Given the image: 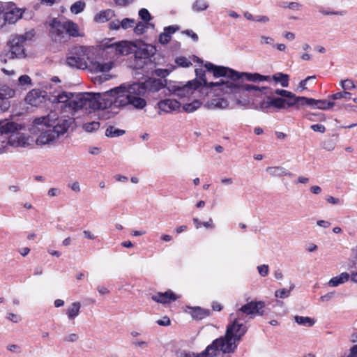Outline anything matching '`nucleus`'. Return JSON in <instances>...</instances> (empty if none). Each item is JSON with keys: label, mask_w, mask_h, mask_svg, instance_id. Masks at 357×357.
<instances>
[{"label": "nucleus", "mask_w": 357, "mask_h": 357, "mask_svg": "<svg viewBox=\"0 0 357 357\" xmlns=\"http://www.w3.org/2000/svg\"><path fill=\"white\" fill-rule=\"evenodd\" d=\"M273 79L276 82H280L282 87H287L289 85V76L287 74L276 73L273 76Z\"/></svg>", "instance_id": "nucleus-32"}, {"label": "nucleus", "mask_w": 357, "mask_h": 357, "mask_svg": "<svg viewBox=\"0 0 357 357\" xmlns=\"http://www.w3.org/2000/svg\"><path fill=\"white\" fill-rule=\"evenodd\" d=\"M3 11L4 21L10 24H13L20 20L24 12L23 9L17 8L12 2L6 3L3 7Z\"/></svg>", "instance_id": "nucleus-12"}, {"label": "nucleus", "mask_w": 357, "mask_h": 357, "mask_svg": "<svg viewBox=\"0 0 357 357\" xmlns=\"http://www.w3.org/2000/svg\"><path fill=\"white\" fill-rule=\"evenodd\" d=\"M64 26L66 34L71 37L83 36L81 33L78 25L70 20L64 21Z\"/></svg>", "instance_id": "nucleus-22"}, {"label": "nucleus", "mask_w": 357, "mask_h": 357, "mask_svg": "<svg viewBox=\"0 0 357 357\" xmlns=\"http://www.w3.org/2000/svg\"><path fill=\"white\" fill-rule=\"evenodd\" d=\"M321 13L325 15H340L343 16L346 14V11L340 10V11H321Z\"/></svg>", "instance_id": "nucleus-55"}, {"label": "nucleus", "mask_w": 357, "mask_h": 357, "mask_svg": "<svg viewBox=\"0 0 357 357\" xmlns=\"http://www.w3.org/2000/svg\"><path fill=\"white\" fill-rule=\"evenodd\" d=\"M340 85L344 90H351L356 88L354 82L349 79L342 80L340 82Z\"/></svg>", "instance_id": "nucleus-43"}, {"label": "nucleus", "mask_w": 357, "mask_h": 357, "mask_svg": "<svg viewBox=\"0 0 357 357\" xmlns=\"http://www.w3.org/2000/svg\"><path fill=\"white\" fill-rule=\"evenodd\" d=\"M176 63L181 67H188L192 63L191 62L184 56H180L176 59Z\"/></svg>", "instance_id": "nucleus-48"}, {"label": "nucleus", "mask_w": 357, "mask_h": 357, "mask_svg": "<svg viewBox=\"0 0 357 357\" xmlns=\"http://www.w3.org/2000/svg\"><path fill=\"white\" fill-rule=\"evenodd\" d=\"M255 21L260 23H268L270 19L266 15H257L255 18Z\"/></svg>", "instance_id": "nucleus-56"}, {"label": "nucleus", "mask_w": 357, "mask_h": 357, "mask_svg": "<svg viewBox=\"0 0 357 357\" xmlns=\"http://www.w3.org/2000/svg\"><path fill=\"white\" fill-rule=\"evenodd\" d=\"M21 129V126L13 122L10 121L8 119H4L0 121V132L8 135L15 133L17 130Z\"/></svg>", "instance_id": "nucleus-18"}, {"label": "nucleus", "mask_w": 357, "mask_h": 357, "mask_svg": "<svg viewBox=\"0 0 357 357\" xmlns=\"http://www.w3.org/2000/svg\"><path fill=\"white\" fill-rule=\"evenodd\" d=\"M347 357H357V344L354 345L349 350Z\"/></svg>", "instance_id": "nucleus-64"}, {"label": "nucleus", "mask_w": 357, "mask_h": 357, "mask_svg": "<svg viewBox=\"0 0 357 357\" xmlns=\"http://www.w3.org/2000/svg\"><path fill=\"white\" fill-rule=\"evenodd\" d=\"M135 24V20L130 18H124L121 21V27L123 29L132 27Z\"/></svg>", "instance_id": "nucleus-41"}, {"label": "nucleus", "mask_w": 357, "mask_h": 357, "mask_svg": "<svg viewBox=\"0 0 357 357\" xmlns=\"http://www.w3.org/2000/svg\"><path fill=\"white\" fill-rule=\"evenodd\" d=\"M170 319L167 317H164L162 319H159L157 321V324L160 326H169L170 325Z\"/></svg>", "instance_id": "nucleus-62"}, {"label": "nucleus", "mask_w": 357, "mask_h": 357, "mask_svg": "<svg viewBox=\"0 0 357 357\" xmlns=\"http://www.w3.org/2000/svg\"><path fill=\"white\" fill-rule=\"evenodd\" d=\"M266 172L273 177L292 176L293 174L281 166L269 167Z\"/></svg>", "instance_id": "nucleus-24"}, {"label": "nucleus", "mask_w": 357, "mask_h": 357, "mask_svg": "<svg viewBox=\"0 0 357 357\" xmlns=\"http://www.w3.org/2000/svg\"><path fill=\"white\" fill-rule=\"evenodd\" d=\"M316 78L315 76H309L306 77L305 79H303L299 83V87H301L303 90L306 89V84L307 81L310 79H314Z\"/></svg>", "instance_id": "nucleus-61"}, {"label": "nucleus", "mask_w": 357, "mask_h": 357, "mask_svg": "<svg viewBox=\"0 0 357 357\" xmlns=\"http://www.w3.org/2000/svg\"><path fill=\"white\" fill-rule=\"evenodd\" d=\"M73 123L71 118H61L50 121L49 116H43L34 120L29 130L36 135V143L38 145L50 144L60 135L66 132Z\"/></svg>", "instance_id": "nucleus-2"}, {"label": "nucleus", "mask_w": 357, "mask_h": 357, "mask_svg": "<svg viewBox=\"0 0 357 357\" xmlns=\"http://www.w3.org/2000/svg\"><path fill=\"white\" fill-rule=\"evenodd\" d=\"M202 355L203 357H231V353L222 351L221 347L218 344L213 346V342L206 347Z\"/></svg>", "instance_id": "nucleus-15"}, {"label": "nucleus", "mask_w": 357, "mask_h": 357, "mask_svg": "<svg viewBox=\"0 0 357 357\" xmlns=\"http://www.w3.org/2000/svg\"><path fill=\"white\" fill-rule=\"evenodd\" d=\"M206 106L208 109H226L229 106V102L227 100L222 98H217L212 99L209 102H207Z\"/></svg>", "instance_id": "nucleus-25"}, {"label": "nucleus", "mask_w": 357, "mask_h": 357, "mask_svg": "<svg viewBox=\"0 0 357 357\" xmlns=\"http://www.w3.org/2000/svg\"><path fill=\"white\" fill-rule=\"evenodd\" d=\"M305 102L306 97L296 96V95L291 92V96H289L285 98L268 96L267 101L261 104V107L267 109L273 107L278 110L292 107H296V109H299L300 107L305 105Z\"/></svg>", "instance_id": "nucleus-8"}, {"label": "nucleus", "mask_w": 357, "mask_h": 357, "mask_svg": "<svg viewBox=\"0 0 357 357\" xmlns=\"http://www.w3.org/2000/svg\"><path fill=\"white\" fill-rule=\"evenodd\" d=\"M109 27L111 30L118 31L121 27V21L118 20L111 21Z\"/></svg>", "instance_id": "nucleus-53"}, {"label": "nucleus", "mask_w": 357, "mask_h": 357, "mask_svg": "<svg viewBox=\"0 0 357 357\" xmlns=\"http://www.w3.org/2000/svg\"><path fill=\"white\" fill-rule=\"evenodd\" d=\"M137 91H139V86L133 83L123 84L102 93L104 110H107L112 106L121 107L128 105H131L137 109L144 108L146 102L138 96Z\"/></svg>", "instance_id": "nucleus-3"}, {"label": "nucleus", "mask_w": 357, "mask_h": 357, "mask_svg": "<svg viewBox=\"0 0 357 357\" xmlns=\"http://www.w3.org/2000/svg\"><path fill=\"white\" fill-rule=\"evenodd\" d=\"M264 307L265 304L263 301H250L238 307L233 313L238 317L239 319H243L244 322H247L249 319H253L256 316H262Z\"/></svg>", "instance_id": "nucleus-10"}, {"label": "nucleus", "mask_w": 357, "mask_h": 357, "mask_svg": "<svg viewBox=\"0 0 357 357\" xmlns=\"http://www.w3.org/2000/svg\"><path fill=\"white\" fill-rule=\"evenodd\" d=\"M294 284H291L289 289H282L275 291V296L276 298H288L290 295L291 291L294 289Z\"/></svg>", "instance_id": "nucleus-36"}, {"label": "nucleus", "mask_w": 357, "mask_h": 357, "mask_svg": "<svg viewBox=\"0 0 357 357\" xmlns=\"http://www.w3.org/2000/svg\"><path fill=\"white\" fill-rule=\"evenodd\" d=\"M177 296L172 291H166L165 293H158L152 296L153 301L160 303H168L177 299Z\"/></svg>", "instance_id": "nucleus-21"}, {"label": "nucleus", "mask_w": 357, "mask_h": 357, "mask_svg": "<svg viewBox=\"0 0 357 357\" xmlns=\"http://www.w3.org/2000/svg\"><path fill=\"white\" fill-rule=\"evenodd\" d=\"M146 28H147V26L144 23L139 22L138 23L136 24V25L134 28V32L137 35H141V34H143L146 31Z\"/></svg>", "instance_id": "nucleus-45"}, {"label": "nucleus", "mask_w": 357, "mask_h": 357, "mask_svg": "<svg viewBox=\"0 0 357 357\" xmlns=\"http://www.w3.org/2000/svg\"><path fill=\"white\" fill-rule=\"evenodd\" d=\"M197 87V84L192 82H189L187 85L184 86L183 88H178L176 90V95L178 96H185V93L188 94L190 91L192 89H196Z\"/></svg>", "instance_id": "nucleus-33"}, {"label": "nucleus", "mask_w": 357, "mask_h": 357, "mask_svg": "<svg viewBox=\"0 0 357 357\" xmlns=\"http://www.w3.org/2000/svg\"><path fill=\"white\" fill-rule=\"evenodd\" d=\"M139 16L145 23L149 22L151 20V16L149 10L146 8H142L139 10Z\"/></svg>", "instance_id": "nucleus-42"}, {"label": "nucleus", "mask_w": 357, "mask_h": 357, "mask_svg": "<svg viewBox=\"0 0 357 357\" xmlns=\"http://www.w3.org/2000/svg\"><path fill=\"white\" fill-rule=\"evenodd\" d=\"M33 142L31 137L18 130L15 133L10 135V146L15 147H26Z\"/></svg>", "instance_id": "nucleus-14"}, {"label": "nucleus", "mask_w": 357, "mask_h": 357, "mask_svg": "<svg viewBox=\"0 0 357 357\" xmlns=\"http://www.w3.org/2000/svg\"><path fill=\"white\" fill-rule=\"evenodd\" d=\"M94 51L89 47H77L66 59V63L73 68L88 69L93 73H105L112 69L111 63H100L94 60Z\"/></svg>", "instance_id": "nucleus-4"}, {"label": "nucleus", "mask_w": 357, "mask_h": 357, "mask_svg": "<svg viewBox=\"0 0 357 357\" xmlns=\"http://www.w3.org/2000/svg\"><path fill=\"white\" fill-rule=\"evenodd\" d=\"M294 320L298 324L305 327H311L315 324V320L309 317L296 315Z\"/></svg>", "instance_id": "nucleus-30"}, {"label": "nucleus", "mask_w": 357, "mask_h": 357, "mask_svg": "<svg viewBox=\"0 0 357 357\" xmlns=\"http://www.w3.org/2000/svg\"><path fill=\"white\" fill-rule=\"evenodd\" d=\"M124 130L115 128L113 126H109L105 131V135L108 137H119L124 134Z\"/></svg>", "instance_id": "nucleus-37"}, {"label": "nucleus", "mask_w": 357, "mask_h": 357, "mask_svg": "<svg viewBox=\"0 0 357 357\" xmlns=\"http://www.w3.org/2000/svg\"><path fill=\"white\" fill-rule=\"evenodd\" d=\"M287 8L293 10H300L302 8V5L298 2H290Z\"/></svg>", "instance_id": "nucleus-57"}, {"label": "nucleus", "mask_w": 357, "mask_h": 357, "mask_svg": "<svg viewBox=\"0 0 357 357\" xmlns=\"http://www.w3.org/2000/svg\"><path fill=\"white\" fill-rule=\"evenodd\" d=\"M329 98L332 100H338L342 98L345 100H350L351 98V94L349 92L342 91L332 94L329 96Z\"/></svg>", "instance_id": "nucleus-40"}, {"label": "nucleus", "mask_w": 357, "mask_h": 357, "mask_svg": "<svg viewBox=\"0 0 357 357\" xmlns=\"http://www.w3.org/2000/svg\"><path fill=\"white\" fill-rule=\"evenodd\" d=\"M259 43L261 45H269L272 47H275L274 38L271 36H261L259 38Z\"/></svg>", "instance_id": "nucleus-46"}, {"label": "nucleus", "mask_w": 357, "mask_h": 357, "mask_svg": "<svg viewBox=\"0 0 357 357\" xmlns=\"http://www.w3.org/2000/svg\"><path fill=\"white\" fill-rule=\"evenodd\" d=\"M85 7V2L82 1H77L70 6V10L73 14L77 15L82 13L84 10Z\"/></svg>", "instance_id": "nucleus-35"}, {"label": "nucleus", "mask_w": 357, "mask_h": 357, "mask_svg": "<svg viewBox=\"0 0 357 357\" xmlns=\"http://www.w3.org/2000/svg\"><path fill=\"white\" fill-rule=\"evenodd\" d=\"M172 38V36L169 35L167 32H162L160 34L158 40L160 43L162 45L167 44Z\"/></svg>", "instance_id": "nucleus-47"}, {"label": "nucleus", "mask_w": 357, "mask_h": 357, "mask_svg": "<svg viewBox=\"0 0 357 357\" xmlns=\"http://www.w3.org/2000/svg\"><path fill=\"white\" fill-rule=\"evenodd\" d=\"M7 349L13 353H20L21 352V348L17 344H10L7 346Z\"/></svg>", "instance_id": "nucleus-59"}, {"label": "nucleus", "mask_w": 357, "mask_h": 357, "mask_svg": "<svg viewBox=\"0 0 357 357\" xmlns=\"http://www.w3.org/2000/svg\"><path fill=\"white\" fill-rule=\"evenodd\" d=\"M81 304L79 302L71 303L66 309V315L70 320L75 319L80 312Z\"/></svg>", "instance_id": "nucleus-27"}, {"label": "nucleus", "mask_w": 357, "mask_h": 357, "mask_svg": "<svg viewBox=\"0 0 357 357\" xmlns=\"http://www.w3.org/2000/svg\"><path fill=\"white\" fill-rule=\"evenodd\" d=\"M275 94L280 96V98H285L289 96H291V92L284 89H276L274 92Z\"/></svg>", "instance_id": "nucleus-52"}, {"label": "nucleus", "mask_w": 357, "mask_h": 357, "mask_svg": "<svg viewBox=\"0 0 357 357\" xmlns=\"http://www.w3.org/2000/svg\"><path fill=\"white\" fill-rule=\"evenodd\" d=\"M100 128V123L98 121H91L86 123L83 125V129L88 132H91L98 130Z\"/></svg>", "instance_id": "nucleus-39"}, {"label": "nucleus", "mask_w": 357, "mask_h": 357, "mask_svg": "<svg viewBox=\"0 0 357 357\" xmlns=\"http://www.w3.org/2000/svg\"><path fill=\"white\" fill-rule=\"evenodd\" d=\"M156 52L155 46L151 44H142L136 51L135 56L139 59H148Z\"/></svg>", "instance_id": "nucleus-16"}, {"label": "nucleus", "mask_w": 357, "mask_h": 357, "mask_svg": "<svg viewBox=\"0 0 357 357\" xmlns=\"http://www.w3.org/2000/svg\"><path fill=\"white\" fill-rule=\"evenodd\" d=\"M6 319L13 323H19L20 321H22L21 316L18 314L15 313H8L6 314Z\"/></svg>", "instance_id": "nucleus-49"}, {"label": "nucleus", "mask_w": 357, "mask_h": 357, "mask_svg": "<svg viewBox=\"0 0 357 357\" xmlns=\"http://www.w3.org/2000/svg\"><path fill=\"white\" fill-rule=\"evenodd\" d=\"M102 51L100 56L107 60L105 63H111L112 68L114 66V62L120 56L127 55L134 51L135 46L130 42L121 41L119 43H112L108 44L105 43L101 45Z\"/></svg>", "instance_id": "nucleus-7"}, {"label": "nucleus", "mask_w": 357, "mask_h": 357, "mask_svg": "<svg viewBox=\"0 0 357 357\" xmlns=\"http://www.w3.org/2000/svg\"><path fill=\"white\" fill-rule=\"evenodd\" d=\"M189 309L191 310L190 314L194 319L201 320L208 317L210 314L208 310H204L199 307H189Z\"/></svg>", "instance_id": "nucleus-28"}, {"label": "nucleus", "mask_w": 357, "mask_h": 357, "mask_svg": "<svg viewBox=\"0 0 357 357\" xmlns=\"http://www.w3.org/2000/svg\"><path fill=\"white\" fill-rule=\"evenodd\" d=\"M158 107L161 111L169 113L179 109L181 104L174 99H165L158 102Z\"/></svg>", "instance_id": "nucleus-17"}, {"label": "nucleus", "mask_w": 357, "mask_h": 357, "mask_svg": "<svg viewBox=\"0 0 357 357\" xmlns=\"http://www.w3.org/2000/svg\"><path fill=\"white\" fill-rule=\"evenodd\" d=\"M202 105V102L195 100L192 102L186 103L183 105V109L188 113H192L196 111Z\"/></svg>", "instance_id": "nucleus-31"}, {"label": "nucleus", "mask_w": 357, "mask_h": 357, "mask_svg": "<svg viewBox=\"0 0 357 357\" xmlns=\"http://www.w3.org/2000/svg\"><path fill=\"white\" fill-rule=\"evenodd\" d=\"M19 84L21 86H26L31 85V79L29 75H24L18 78Z\"/></svg>", "instance_id": "nucleus-44"}, {"label": "nucleus", "mask_w": 357, "mask_h": 357, "mask_svg": "<svg viewBox=\"0 0 357 357\" xmlns=\"http://www.w3.org/2000/svg\"><path fill=\"white\" fill-rule=\"evenodd\" d=\"M257 270H258L259 274L261 276L265 277L268 273V266L266 265V264L258 266H257Z\"/></svg>", "instance_id": "nucleus-51"}, {"label": "nucleus", "mask_w": 357, "mask_h": 357, "mask_svg": "<svg viewBox=\"0 0 357 357\" xmlns=\"http://www.w3.org/2000/svg\"><path fill=\"white\" fill-rule=\"evenodd\" d=\"M64 21L61 22L54 18L50 24V34L55 41H66Z\"/></svg>", "instance_id": "nucleus-13"}, {"label": "nucleus", "mask_w": 357, "mask_h": 357, "mask_svg": "<svg viewBox=\"0 0 357 357\" xmlns=\"http://www.w3.org/2000/svg\"><path fill=\"white\" fill-rule=\"evenodd\" d=\"M69 107L75 112L82 110L84 113L99 109L98 116L102 119H109L114 116V113L111 111L104 110L100 93H79L69 102Z\"/></svg>", "instance_id": "nucleus-6"}, {"label": "nucleus", "mask_w": 357, "mask_h": 357, "mask_svg": "<svg viewBox=\"0 0 357 357\" xmlns=\"http://www.w3.org/2000/svg\"><path fill=\"white\" fill-rule=\"evenodd\" d=\"M79 337L76 333H71L68 335H66L63 337V341L66 342H75L78 341Z\"/></svg>", "instance_id": "nucleus-50"}, {"label": "nucleus", "mask_w": 357, "mask_h": 357, "mask_svg": "<svg viewBox=\"0 0 357 357\" xmlns=\"http://www.w3.org/2000/svg\"><path fill=\"white\" fill-rule=\"evenodd\" d=\"M350 278V275L348 273L344 272L339 275L332 278L328 282L329 287H336L340 284L347 282Z\"/></svg>", "instance_id": "nucleus-26"}, {"label": "nucleus", "mask_w": 357, "mask_h": 357, "mask_svg": "<svg viewBox=\"0 0 357 357\" xmlns=\"http://www.w3.org/2000/svg\"><path fill=\"white\" fill-rule=\"evenodd\" d=\"M15 91L7 85H0V100L11 98Z\"/></svg>", "instance_id": "nucleus-29"}, {"label": "nucleus", "mask_w": 357, "mask_h": 357, "mask_svg": "<svg viewBox=\"0 0 357 357\" xmlns=\"http://www.w3.org/2000/svg\"><path fill=\"white\" fill-rule=\"evenodd\" d=\"M208 3L206 0H196L192 6V9L194 12H201L208 8Z\"/></svg>", "instance_id": "nucleus-34"}, {"label": "nucleus", "mask_w": 357, "mask_h": 357, "mask_svg": "<svg viewBox=\"0 0 357 357\" xmlns=\"http://www.w3.org/2000/svg\"><path fill=\"white\" fill-rule=\"evenodd\" d=\"M183 33L190 36L194 41H197L199 39L197 34L192 30H185Z\"/></svg>", "instance_id": "nucleus-60"}, {"label": "nucleus", "mask_w": 357, "mask_h": 357, "mask_svg": "<svg viewBox=\"0 0 357 357\" xmlns=\"http://www.w3.org/2000/svg\"><path fill=\"white\" fill-rule=\"evenodd\" d=\"M10 146V135H6L0 132V151L3 152L5 149Z\"/></svg>", "instance_id": "nucleus-38"}, {"label": "nucleus", "mask_w": 357, "mask_h": 357, "mask_svg": "<svg viewBox=\"0 0 357 357\" xmlns=\"http://www.w3.org/2000/svg\"><path fill=\"white\" fill-rule=\"evenodd\" d=\"M135 84L139 86L137 94L141 98L149 93L158 92L165 87L161 79L155 78H149L144 82L135 83Z\"/></svg>", "instance_id": "nucleus-11"}, {"label": "nucleus", "mask_w": 357, "mask_h": 357, "mask_svg": "<svg viewBox=\"0 0 357 357\" xmlns=\"http://www.w3.org/2000/svg\"><path fill=\"white\" fill-rule=\"evenodd\" d=\"M229 319L225 336L215 340L213 346L218 344L221 347L222 351L233 354L237 348L236 342L241 340L247 332L248 328L245 322L234 313L229 314Z\"/></svg>", "instance_id": "nucleus-5"}, {"label": "nucleus", "mask_w": 357, "mask_h": 357, "mask_svg": "<svg viewBox=\"0 0 357 357\" xmlns=\"http://www.w3.org/2000/svg\"><path fill=\"white\" fill-rule=\"evenodd\" d=\"M205 68L208 71L213 73L215 77H222L220 82H210L208 84L206 79L204 78V72L202 69H196L195 73L197 76H199V84L208 85L209 86H217L219 91L225 94H237L246 96L248 93L253 96H257L259 93L266 94V91L268 89L267 86L258 87L252 84H243L240 79L244 77L247 80L261 82L264 81H270V77L262 75L259 73H239L224 66H217L211 63H206Z\"/></svg>", "instance_id": "nucleus-1"}, {"label": "nucleus", "mask_w": 357, "mask_h": 357, "mask_svg": "<svg viewBox=\"0 0 357 357\" xmlns=\"http://www.w3.org/2000/svg\"><path fill=\"white\" fill-rule=\"evenodd\" d=\"M305 105H309L313 108L326 110L335 105L333 102H327L325 100H315L314 98H306Z\"/></svg>", "instance_id": "nucleus-20"}, {"label": "nucleus", "mask_w": 357, "mask_h": 357, "mask_svg": "<svg viewBox=\"0 0 357 357\" xmlns=\"http://www.w3.org/2000/svg\"><path fill=\"white\" fill-rule=\"evenodd\" d=\"M310 128L314 132H319L321 133H324L326 130L325 126L322 124H313Z\"/></svg>", "instance_id": "nucleus-54"}, {"label": "nucleus", "mask_w": 357, "mask_h": 357, "mask_svg": "<svg viewBox=\"0 0 357 357\" xmlns=\"http://www.w3.org/2000/svg\"><path fill=\"white\" fill-rule=\"evenodd\" d=\"M114 16V11L112 9L100 10L94 16V21L98 23H105L112 20Z\"/></svg>", "instance_id": "nucleus-23"}, {"label": "nucleus", "mask_w": 357, "mask_h": 357, "mask_svg": "<svg viewBox=\"0 0 357 357\" xmlns=\"http://www.w3.org/2000/svg\"><path fill=\"white\" fill-rule=\"evenodd\" d=\"M73 93L66 91H54L50 98V100L53 103H68L72 101Z\"/></svg>", "instance_id": "nucleus-19"}, {"label": "nucleus", "mask_w": 357, "mask_h": 357, "mask_svg": "<svg viewBox=\"0 0 357 357\" xmlns=\"http://www.w3.org/2000/svg\"><path fill=\"white\" fill-rule=\"evenodd\" d=\"M68 186L75 192H79L81 190L79 183L77 181H75L72 183L68 184Z\"/></svg>", "instance_id": "nucleus-58"}, {"label": "nucleus", "mask_w": 357, "mask_h": 357, "mask_svg": "<svg viewBox=\"0 0 357 357\" xmlns=\"http://www.w3.org/2000/svg\"><path fill=\"white\" fill-rule=\"evenodd\" d=\"M60 192L61 190L59 188H52L48 190L47 195L50 197H56L60 194Z\"/></svg>", "instance_id": "nucleus-63"}, {"label": "nucleus", "mask_w": 357, "mask_h": 357, "mask_svg": "<svg viewBox=\"0 0 357 357\" xmlns=\"http://www.w3.org/2000/svg\"><path fill=\"white\" fill-rule=\"evenodd\" d=\"M26 40L24 35L14 36L8 42L10 50L4 54H0V62L6 63L7 59L22 58L25 55L23 43Z\"/></svg>", "instance_id": "nucleus-9"}]
</instances>
